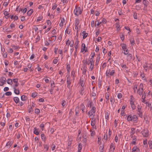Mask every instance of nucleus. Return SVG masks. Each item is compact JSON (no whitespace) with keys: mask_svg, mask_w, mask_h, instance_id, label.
<instances>
[{"mask_svg":"<svg viewBox=\"0 0 152 152\" xmlns=\"http://www.w3.org/2000/svg\"><path fill=\"white\" fill-rule=\"evenodd\" d=\"M143 86L142 83L140 84L139 86H138V85L136 83L133 84L132 86V88L134 93H137L140 96L143 94Z\"/></svg>","mask_w":152,"mask_h":152,"instance_id":"1","label":"nucleus"},{"mask_svg":"<svg viewBox=\"0 0 152 152\" xmlns=\"http://www.w3.org/2000/svg\"><path fill=\"white\" fill-rule=\"evenodd\" d=\"M129 98V101L130 107L132 110H134L136 108V100L133 95H131Z\"/></svg>","mask_w":152,"mask_h":152,"instance_id":"2","label":"nucleus"},{"mask_svg":"<svg viewBox=\"0 0 152 152\" xmlns=\"http://www.w3.org/2000/svg\"><path fill=\"white\" fill-rule=\"evenodd\" d=\"M120 46L121 47L122 49V53H123L125 55H128V56H129L130 57L132 56V55L131 54H129V50L127 48V47L126 45L124 43H121L120 44Z\"/></svg>","mask_w":152,"mask_h":152,"instance_id":"3","label":"nucleus"},{"mask_svg":"<svg viewBox=\"0 0 152 152\" xmlns=\"http://www.w3.org/2000/svg\"><path fill=\"white\" fill-rule=\"evenodd\" d=\"M128 121H132L134 123H137L138 121V118L136 115H129L127 118Z\"/></svg>","mask_w":152,"mask_h":152,"instance_id":"4","label":"nucleus"},{"mask_svg":"<svg viewBox=\"0 0 152 152\" xmlns=\"http://www.w3.org/2000/svg\"><path fill=\"white\" fill-rule=\"evenodd\" d=\"M115 73V70L113 69L111 71L110 69H107L105 74L106 78H110L111 76H113Z\"/></svg>","mask_w":152,"mask_h":152,"instance_id":"5","label":"nucleus"},{"mask_svg":"<svg viewBox=\"0 0 152 152\" xmlns=\"http://www.w3.org/2000/svg\"><path fill=\"white\" fill-rule=\"evenodd\" d=\"M83 10V8L81 7L76 6L74 10V13L75 15L78 16L81 14Z\"/></svg>","mask_w":152,"mask_h":152,"instance_id":"6","label":"nucleus"},{"mask_svg":"<svg viewBox=\"0 0 152 152\" xmlns=\"http://www.w3.org/2000/svg\"><path fill=\"white\" fill-rule=\"evenodd\" d=\"M96 111V107H93L92 108H91L88 113V116L89 118H91L94 116Z\"/></svg>","mask_w":152,"mask_h":152,"instance_id":"7","label":"nucleus"},{"mask_svg":"<svg viewBox=\"0 0 152 152\" xmlns=\"http://www.w3.org/2000/svg\"><path fill=\"white\" fill-rule=\"evenodd\" d=\"M88 65H90V67H89L90 70L91 71L94 68V59L92 58H90L88 61L87 62Z\"/></svg>","mask_w":152,"mask_h":152,"instance_id":"8","label":"nucleus"},{"mask_svg":"<svg viewBox=\"0 0 152 152\" xmlns=\"http://www.w3.org/2000/svg\"><path fill=\"white\" fill-rule=\"evenodd\" d=\"M137 111L139 116L140 118H142L143 116L142 111L141 110V107L140 105L138 104L137 106Z\"/></svg>","mask_w":152,"mask_h":152,"instance_id":"9","label":"nucleus"},{"mask_svg":"<svg viewBox=\"0 0 152 152\" xmlns=\"http://www.w3.org/2000/svg\"><path fill=\"white\" fill-rule=\"evenodd\" d=\"M88 51L87 48H86V45L84 43H82L81 45L80 52L84 53Z\"/></svg>","mask_w":152,"mask_h":152,"instance_id":"10","label":"nucleus"},{"mask_svg":"<svg viewBox=\"0 0 152 152\" xmlns=\"http://www.w3.org/2000/svg\"><path fill=\"white\" fill-rule=\"evenodd\" d=\"M66 44L67 45H69L71 47H73L74 44L73 40L70 39H68L66 42Z\"/></svg>","mask_w":152,"mask_h":152,"instance_id":"11","label":"nucleus"},{"mask_svg":"<svg viewBox=\"0 0 152 152\" xmlns=\"http://www.w3.org/2000/svg\"><path fill=\"white\" fill-rule=\"evenodd\" d=\"M96 123V119L95 118H92L91 121V125L92 127L93 130H94V129L95 130L96 128V126H95V124Z\"/></svg>","mask_w":152,"mask_h":152,"instance_id":"12","label":"nucleus"},{"mask_svg":"<svg viewBox=\"0 0 152 152\" xmlns=\"http://www.w3.org/2000/svg\"><path fill=\"white\" fill-rule=\"evenodd\" d=\"M6 79L4 77H2L0 79V86H2L5 84L6 82Z\"/></svg>","mask_w":152,"mask_h":152,"instance_id":"13","label":"nucleus"},{"mask_svg":"<svg viewBox=\"0 0 152 152\" xmlns=\"http://www.w3.org/2000/svg\"><path fill=\"white\" fill-rule=\"evenodd\" d=\"M77 37L75 39V46L74 47L75 49V51H77V49L78 48V45L79 43V41L78 39L77 38V35H76Z\"/></svg>","mask_w":152,"mask_h":152,"instance_id":"14","label":"nucleus"},{"mask_svg":"<svg viewBox=\"0 0 152 152\" xmlns=\"http://www.w3.org/2000/svg\"><path fill=\"white\" fill-rule=\"evenodd\" d=\"M60 20L61 21L59 23V26L61 27H62L64 25L66 24L65 20L64 18H61Z\"/></svg>","mask_w":152,"mask_h":152,"instance_id":"15","label":"nucleus"},{"mask_svg":"<svg viewBox=\"0 0 152 152\" xmlns=\"http://www.w3.org/2000/svg\"><path fill=\"white\" fill-rule=\"evenodd\" d=\"M142 134L144 137H147L148 135V131L146 129H145L142 132Z\"/></svg>","mask_w":152,"mask_h":152,"instance_id":"16","label":"nucleus"},{"mask_svg":"<svg viewBox=\"0 0 152 152\" xmlns=\"http://www.w3.org/2000/svg\"><path fill=\"white\" fill-rule=\"evenodd\" d=\"M13 142L12 141H9L7 143L5 147L7 148H9L11 146Z\"/></svg>","mask_w":152,"mask_h":152,"instance_id":"17","label":"nucleus"},{"mask_svg":"<svg viewBox=\"0 0 152 152\" xmlns=\"http://www.w3.org/2000/svg\"><path fill=\"white\" fill-rule=\"evenodd\" d=\"M135 129L134 128H132L131 129V131L130 132V136L131 138L133 137V135L135 132Z\"/></svg>","mask_w":152,"mask_h":152,"instance_id":"18","label":"nucleus"},{"mask_svg":"<svg viewBox=\"0 0 152 152\" xmlns=\"http://www.w3.org/2000/svg\"><path fill=\"white\" fill-rule=\"evenodd\" d=\"M140 150L136 146H134L132 149V152H139Z\"/></svg>","mask_w":152,"mask_h":152,"instance_id":"19","label":"nucleus"},{"mask_svg":"<svg viewBox=\"0 0 152 152\" xmlns=\"http://www.w3.org/2000/svg\"><path fill=\"white\" fill-rule=\"evenodd\" d=\"M81 35L83 36V39H85L88 36V33L86 32V31H83L81 33Z\"/></svg>","mask_w":152,"mask_h":152,"instance_id":"20","label":"nucleus"},{"mask_svg":"<svg viewBox=\"0 0 152 152\" xmlns=\"http://www.w3.org/2000/svg\"><path fill=\"white\" fill-rule=\"evenodd\" d=\"M80 94L82 95H83L85 93V88L84 86L80 87Z\"/></svg>","mask_w":152,"mask_h":152,"instance_id":"21","label":"nucleus"},{"mask_svg":"<svg viewBox=\"0 0 152 152\" xmlns=\"http://www.w3.org/2000/svg\"><path fill=\"white\" fill-rule=\"evenodd\" d=\"M88 107L91 108H92L93 107H95L93 103L91 101H89L88 103Z\"/></svg>","mask_w":152,"mask_h":152,"instance_id":"22","label":"nucleus"},{"mask_svg":"<svg viewBox=\"0 0 152 152\" xmlns=\"http://www.w3.org/2000/svg\"><path fill=\"white\" fill-rule=\"evenodd\" d=\"M110 151L112 152H113L115 150V145L113 143H111L110 145Z\"/></svg>","mask_w":152,"mask_h":152,"instance_id":"23","label":"nucleus"},{"mask_svg":"<svg viewBox=\"0 0 152 152\" xmlns=\"http://www.w3.org/2000/svg\"><path fill=\"white\" fill-rule=\"evenodd\" d=\"M18 79L17 78L14 79L12 80V82H13L15 84V87H17L18 86L19 83H18Z\"/></svg>","mask_w":152,"mask_h":152,"instance_id":"24","label":"nucleus"},{"mask_svg":"<svg viewBox=\"0 0 152 152\" xmlns=\"http://www.w3.org/2000/svg\"><path fill=\"white\" fill-rule=\"evenodd\" d=\"M140 76L142 80L146 81L145 75L143 72H140Z\"/></svg>","mask_w":152,"mask_h":152,"instance_id":"25","label":"nucleus"},{"mask_svg":"<svg viewBox=\"0 0 152 152\" xmlns=\"http://www.w3.org/2000/svg\"><path fill=\"white\" fill-rule=\"evenodd\" d=\"M115 27L116 28V30L118 32L119 31L121 30V27L119 23H116Z\"/></svg>","mask_w":152,"mask_h":152,"instance_id":"26","label":"nucleus"},{"mask_svg":"<svg viewBox=\"0 0 152 152\" xmlns=\"http://www.w3.org/2000/svg\"><path fill=\"white\" fill-rule=\"evenodd\" d=\"M143 4L144 5V8L147 7L148 4V2L146 0H143L142 2Z\"/></svg>","mask_w":152,"mask_h":152,"instance_id":"27","label":"nucleus"},{"mask_svg":"<svg viewBox=\"0 0 152 152\" xmlns=\"http://www.w3.org/2000/svg\"><path fill=\"white\" fill-rule=\"evenodd\" d=\"M13 100L16 104L19 103L20 101L19 99L17 97H14L13 98Z\"/></svg>","mask_w":152,"mask_h":152,"instance_id":"28","label":"nucleus"},{"mask_svg":"<svg viewBox=\"0 0 152 152\" xmlns=\"http://www.w3.org/2000/svg\"><path fill=\"white\" fill-rule=\"evenodd\" d=\"M43 18V17L42 15H40L37 18L36 22H39L40 21H41Z\"/></svg>","mask_w":152,"mask_h":152,"instance_id":"29","label":"nucleus"},{"mask_svg":"<svg viewBox=\"0 0 152 152\" xmlns=\"http://www.w3.org/2000/svg\"><path fill=\"white\" fill-rule=\"evenodd\" d=\"M71 31V29L69 27H67L65 31V32L66 34H70Z\"/></svg>","mask_w":152,"mask_h":152,"instance_id":"30","label":"nucleus"},{"mask_svg":"<svg viewBox=\"0 0 152 152\" xmlns=\"http://www.w3.org/2000/svg\"><path fill=\"white\" fill-rule=\"evenodd\" d=\"M132 141V142H131V144H132V145H136V138L135 137H133Z\"/></svg>","mask_w":152,"mask_h":152,"instance_id":"31","label":"nucleus"},{"mask_svg":"<svg viewBox=\"0 0 152 152\" xmlns=\"http://www.w3.org/2000/svg\"><path fill=\"white\" fill-rule=\"evenodd\" d=\"M16 87H14L13 89L14 90V92L15 93L16 95H19V91L18 89L16 88Z\"/></svg>","mask_w":152,"mask_h":152,"instance_id":"32","label":"nucleus"},{"mask_svg":"<svg viewBox=\"0 0 152 152\" xmlns=\"http://www.w3.org/2000/svg\"><path fill=\"white\" fill-rule=\"evenodd\" d=\"M41 137L42 141L45 142V141L46 137L44 133H43L41 134Z\"/></svg>","mask_w":152,"mask_h":152,"instance_id":"33","label":"nucleus"},{"mask_svg":"<svg viewBox=\"0 0 152 152\" xmlns=\"http://www.w3.org/2000/svg\"><path fill=\"white\" fill-rule=\"evenodd\" d=\"M79 84L80 85V87L84 86V83H83V80L80 79L79 81Z\"/></svg>","mask_w":152,"mask_h":152,"instance_id":"34","label":"nucleus"},{"mask_svg":"<svg viewBox=\"0 0 152 152\" xmlns=\"http://www.w3.org/2000/svg\"><path fill=\"white\" fill-rule=\"evenodd\" d=\"M100 147H99V151L100 152H103V149L104 148V146L103 144H101L100 145Z\"/></svg>","mask_w":152,"mask_h":152,"instance_id":"35","label":"nucleus"},{"mask_svg":"<svg viewBox=\"0 0 152 152\" xmlns=\"http://www.w3.org/2000/svg\"><path fill=\"white\" fill-rule=\"evenodd\" d=\"M33 12V10L32 9H30L28 11L27 13V14L28 16H30L31 15Z\"/></svg>","mask_w":152,"mask_h":152,"instance_id":"36","label":"nucleus"},{"mask_svg":"<svg viewBox=\"0 0 152 152\" xmlns=\"http://www.w3.org/2000/svg\"><path fill=\"white\" fill-rule=\"evenodd\" d=\"M78 152H80L82 148V145L80 143L78 146Z\"/></svg>","mask_w":152,"mask_h":152,"instance_id":"37","label":"nucleus"},{"mask_svg":"<svg viewBox=\"0 0 152 152\" xmlns=\"http://www.w3.org/2000/svg\"><path fill=\"white\" fill-rule=\"evenodd\" d=\"M79 22V20L78 18H75V23L74 25L78 26Z\"/></svg>","mask_w":152,"mask_h":152,"instance_id":"38","label":"nucleus"},{"mask_svg":"<svg viewBox=\"0 0 152 152\" xmlns=\"http://www.w3.org/2000/svg\"><path fill=\"white\" fill-rule=\"evenodd\" d=\"M21 99L22 101H25L26 100L27 98L25 95H23L21 96Z\"/></svg>","mask_w":152,"mask_h":152,"instance_id":"39","label":"nucleus"},{"mask_svg":"<svg viewBox=\"0 0 152 152\" xmlns=\"http://www.w3.org/2000/svg\"><path fill=\"white\" fill-rule=\"evenodd\" d=\"M69 139L68 141V145H70L72 143V137L71 136H70V137H69Z\"/></svg>","mask_w":152,"mask_h":152,"instance_id":"40","label":"nucleus"},{"mask_svg":"<svg viewBox=\"0 0 152 152\" xmlns=\"http://www.w3.org/2000/svg\"><path fill=\"white\" fill-rule=\"evenodd\" d=\"M109 94L108 92H106L105 94V98L107 100V101H108L109 99Z\"/></svg>","mask_w":152,"mask_h":152,"instance_id":"41","label":"nucleus"},{"mask_svg":"<svg viewBox=\"0 0 152 152\" xmlns=\"http://www.w3.org/2000/svg\"><path fill=\"white\" fill-rule=\"evenodd\" d=\"M7 83L9 85H12V80L11 79H8L7 80Z\"/></svg>","mask_w":152,"mask_h":152,"instance_id":"42","label":"nucleus"},{"mask_svg":"<svg viewBox=\"0 0 152 152\" xmlns=\"http://www.w3.org/2000/svg\"><path fill=\"white\" fill-rule=\"evenodd\" d=\"M109 114L108 113L106 112L105 113V117L106 121L108 120V119L109 118Z\"/></svg>","mask_w":152,"mask_h":152,"instance_id":"43","label":"nucleus"},{"mask_svg":"<svg viewBox=\"0 0 152 152\" xmlns=\"http://www.w3.org/2000/svg\"><path fill=\"white\" fill-rule=\"evenodd\" d=\"M80 109L83 112H84V110L85 109V107L84 104H82L80 105Z\"/></svg>","mask_w":152,"mask_h":152,"instance_id":"44","label":"nucleus"},{"mask_svg":"<svg viewBox=\"0 0 152 152\" xmlns=\"http://www.w3.org/2000/svg\"><path fill=\"white\" fill-rule=\"evenodd\" d=\"M38 94L37 92H33L31 94V96L33 98H34L37 96Z\"/></svg>","mask_w":152,"mask_h":152,"instance_id":"45","label":"nucleus"},{"mask_svg":"<svg viewBox=\"0 0 152 152\" xmlns=\"http://www.w3.org/2000/svg\"><path fill=\"white\" fill-rule=\"evenodd\" d=\"M44 148L45 149V150L46 151H47L48 150L49 148V145L48 144H44L43 145Z\"/></svg>","mask_w":152,"mask_h":152,"instance_id":"46","label":"nucleus"},{"mask_svg":"<svg viewBox=\"0 0 152 152\" xmlns=\"http://www.w3.org/2000/svg\"><path fill=\"white\" fill-rule=\"evenodd\" d=\"M46 23H47V25L48 26V27H51V21L49 20H47L46 21Z\"/></svg>","mask_w":152,"mask_h":152,"instance_id":"47","label":"nucleus"},{"mask_svg":"<svg viewBox=\"0 0 152 152\" xmlns=\"http://www.w3.org/2000/svg\"><path fill=\"white\" fill-rule=\"evenodd\" d=\"M34 133L35 134L37 135H38L39 134V132L38 131V129H37L36 128H35L34 129Z\"/></svg>","mask_w":152,"mask_h":152,"instance_id":"48","label":"nucleus"},{"mask_svg":"<svg viewBox=\"0 0 152 152\" xmlns=\"http://www.w3.org/2000/svg\"><path fill=\"white\" fill-rule=\"evenodd\" d=\"M66 82L67 84H71V81L69 77V76L67 77Z\"/></svg>","mask_w":152,"mask_h":152,"instance_id":"49","label":"nucleus"},{"mask_svg":"<svg viewBox=\"0 0 152 152\" xmlns=\"http://www.w3.org/2000/svg\"><path fill=\"white\" fill-rule=\"evenodd\" d=\"M145 94L144 95L143 94H142V100H141L142 102L144 103L145 104H146L147 103L145 101Z\"/></svg>","mask_w":152,"mask_h":152,"instance_id":"50","label":"nucleus"},{"mask_svg":"<svg viewBox=\"0 0 152 152\" xmlns=\"http://www.w3.org/2000/svg\"><path fill=\"white\" fill-rule=\"evenodd\" d=\"M95 130L94 129L93 130V128H92V129H91L90 130V132H91V135L92 136H94L95 134V132H94Z\"/></svg>","mask_w":152,"mask_h":152,"instance_id":"51","label":"nucleus"},{"mask_svg":"<svg viewBox=\"0 0 152 152\" xmlns=\"http://www.w3.org/2000/svg\"><path fill=\"white\" fill-rule=\"evenodd\" d=\"M102 24L101 22H100L99 20H97L95 21V26H99L100 24Z\"/></svg>","mask_w":152,"mask_h":152,"instance_id":"52","label":"nucleus"},{"mask_svg":"<svg viewBox=\"0 0 152 152\" xmlns=\"http://www.w3.org/2000/svg\"><path fill=\"white\" fill-rule=\"evenodd\" d=\"M107 21L104 18H103L101 19V21H99L100 22H102V23L105 24L106 23Z\"/></svg>","mask_w":152,"mask_h":152,"instance_id":"53","label":"nucleus"},{"mask_svg":"<svg viewBox=\"0 0 152 152\" xmlns=\"http://www.w3.org/2000/svg\"><path fill=\"white\" fill-rule=\"evenodd\" d=\"M56 36L51 35L50 37L51 39L55 41L56 39Z\"/></svg>","mask_w":152,"mask_h":152,"instance_id":"54","label":"nucleus"},{"mask_svg":"<svg viewBox=\"0 0 152 152\" xmlns=\"http://www.w3.org/2000/svg\"><path fill=\"white\" fill-rule=\"evenodd\" d=\"M44 126L45 125L43 123H42L39 125V127L41 128L42 131L44 130Z\"/></svg>","mask_w":152,"mask_h":152,"instance_id":"55","label":"nucleus"},{"mask_svg":"<svg viewBox=\"0 0 152 152\" xmlns=\"http://www.w3.org/2000/svg\"><path fill=\"white\" fill-rule=\"evenodd\" d=\"M67 72L69 73L70 71V66L69 64H67L66 66Z\"/></svg>","mask_w":152,"mask_h":152,"instance_id":"56","label":"nucleus"},{"mask_svg":"<svg viewBox=\"0 0 152 152\" xmlns=\"http://www.w3.org/2000/svg\"><path fill=\"white\" fill-rule=\"evenodd\" d=\"M120 36L121 40L123 41L124 39V35L122 33H121Z\"/></svg>","mask_w":152,"mask_h":152,"instance_id":"57","label":"nucleus"},{"mask_svg":"<svg viewBox=\"0 0 152 152\" xmlns=\"http://www.w3.org/2000/svg\"><path fill=\"white\" fill-rule=\"evenodd\" d=\"M66 102L64 101L63 100L62 101L61 105L63 107H64L66 104Z\"/></svg>","mask_w":152,"mask_h":152,"instance_id":"58","label":"nucleus"},{"mask_svg":"<svg viewBox=\"0 0 152 152\" xmlns=\"http://www.w3.org/2000/svg\"><path fill=\"white\" fill-rule=\"evenodd\" d=\"M149 147L150 149H152V141H150L148 142Z\"/></svg>","mask_w":152,"mask_h":152,"instance_id":"59","label":"nucleus"},{"mask_svg":"<svg viewBox=\"0 0 152 152\" xmlns=\"http://www.w3.org/2000/svg\"><path fill=\"white\" fill-rule=\"evenodd\" d=\"M122 94L121 93H118L117 94V97L118 99H120L122 98Z\"/></svg>","mask_w":152,"mask_h":152,"instance_id":"60","label":"nucleus"},{"mask_svg":"<svg viewBox=\"0 0 152 152\" xmlns=\"http://www.w3.org/2000/svg\"><path fill=\"white\" fill-rule=\"evenodd\" d=\"M110 102H111V104H113L114 102H115V100L114 99L113 97H111L110 98Z\"/></svg>","mask_w":152,"mask_h":152,"instance_id":"61","label":"nucleus"},{"mask_svg":"<svg viewBox=\"0 0 152 152\" xmlns=\"http://www.w3.org/2000/svg\"><path fill=\"white\" fill-rule=\"evenodd\" d=\"M57 5L56 3H54L53 4V6L52 7V9L55 10L57 7Z\"/></svg>","mask_w":152,"mask_h":152,"instance_id":"62","label":"nucleus"},{"mask_svg":"<svg viewBox=\"0 0 152 152\" xmlns=\"http://www.w3.org/2000/svg\"><path fill=\"white\" fill-rule=\"evenodd\" d=\"M7 51L9 53H12L13 52V50L11 48H9L8 50H7Z\"/></svg>","mask_w":152,"mask_h":152,"instance_id":"63","label":"nucleus"},{"mask_svg":"<svg viewBox=\"0 0 152 152\" xmlns=\"http://www.w3.org/2000/svg\"><path fill=\"white\" fill-rule=\"evenodd\" d=\"M51 34H52V35H54L56 34V31L55 29H53L51 33Z\"/></svg>","mask_w":152,"mask_h":152,"instance_id":"64","label":"nucleus"}]
</instances>
